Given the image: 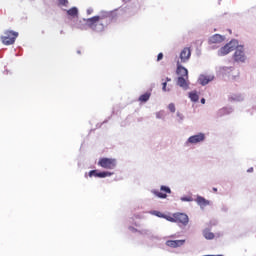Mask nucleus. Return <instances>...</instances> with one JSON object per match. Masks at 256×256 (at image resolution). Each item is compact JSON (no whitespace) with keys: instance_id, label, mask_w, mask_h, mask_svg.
Instances as JSON below:
<instances>
[{"instance_id":"1","label":"nucleus","mask_w":256,"mask_h":256,"mask_svg":"<svg viewBox=\"0 0 256 256\" xmlns=\"http://www.w3.org/2000/svg\"><path fill=\"white\" fill-rule=\"evenodd\" d=\"M108 24L109 21H107V18L101 16H94L86 21V25L97 33H101Z\"/></svg>"},{"instance_id":"2","label":"nucleus","mask_w":256,"mask_h":256,"mask_svg":"<svg viewBox=\"0 0 256 256\" xmlns=\"http://www.w3.org/2000/svg\"><path fill=\"white\" fill-rule=\"evenodd\" d=\"M19 37V33L13 30H6L4 35L1 36L3 45H13L16 39Z\"/></svg>"},{"instance_id":"3","label":"nucleus","mask_w":256,"mask_h":256,"mask_svg":"<svg viewBox=\"0 0 256 256\" xmlns=\"http://www.w3.org/2000/svg\"><path fill=\"white\" fill-rule=\"evenodd\" d=\"M98 166L102 169H115L117 167V159L115 158H100Z\"/></svg>"},{"instance_id":"4","label":"nucleus","mask_w":256,"mask_h":256,"mask_svg":"<svg viewBox=\"0 0 256 256\" xmlns=\"http://www.w3.org/2000/svg\"><path fill=\"white\" fill-rule=\"evenodd\" d=\"M235 49H237V45L235 44V42H229L228 44L219 49L218 55H220L221 57L229 55V53H231V51H235Z\"/></svg>"},{"instance_id":"5","label":"nucleus","mask_w":256,"mask_h":256,"mask_svg":"<svg viewBox=\"0 0 256 256\" xmlns=\"http://www.w3.org/2000/svg\"><path fill=\"white\" fill-rule=\"evenodd\" d=\"M179 59L180 60H178L177 63H180V64L187 63V61L191 59V48L189 47L183 48V50L180 52Z\"/></svg>"},{"instance_id":"6","label":"nucleus","mask_w":256,"mask_h":256,"mask_svg":"<svg viewBox=\"0 0 256 256\" xmlns=\"http://www.w3.org/2000/svg\"><path fill=\"white\" fill-rule=\"evenodd\" d=\"M234 61L237 63H244L245 61V50L243 49V46L237 47L235 53H234Z\"/></svg>"},{"instance_id":"7","label":"nucleus","mask_w":256,"mask_h":256,"mask_svg":"<svg viewBox=\"0 0 256 256\" xmlns=\"http://www.w3.org/2000/svg\"><path fill=\"white\" fill-rule=\"evenodd\" d=\"M175 223L186 226L189 224V216L185 213H175Z\"/></svg>"},{"instance_id":"8","label":"nucleus","mask_w":256,"mask_h":256,"mask_svg":"<svg viewBox=\"0 0 256 256\" xmlns=\"http://www.w3.org/2000/svg\"><path fill=\"white\" fill-rule=\"evenodd\" d=\"M160 191L153 190L152 193L156 195V197H159V199H167V193H171V188L167 186H161Z\"/></svg>"},{"instance_id":"9","label":"nucleus","mask_w":256,"mask_h":256,"mask_svg":"<svg viewBox=\"0 0 256 256\" xmlns=\"http://www.w3.org/2000/svg\"><path fill=\"white\" fill-rule=\"evenodd\" d=\"M176 73L179 77H186V79H189V70L183 67V64H181V62H177Z\"/></svg>"},{"instance_id":"10","label":"nucleus","mask_w":256,"mask_h":256,"mask_svg":"<svg viewBox=\"0 0 256 256\" xmlns=\"http://www.w3.org/2000/svg\"><path fill=\"white\" fill-rule=\"evenodd\" d=\"M89 177H99L100 179H105V177H111L112 172H98L97 170H91L89 172Z\"/></svg>"},{"instance_id":"11","label":"nucleus","mask_w":256,"mask_h":256,"mask_svg":"<svg viewBox=\"0 0 256 256\" xmlns=\"http://www.w3.org/2000/svg\"><path fill=\"white\" fill-rule=\"evenodd\" d=\"M205 141V134L203 133H199L197 135H194V136H190L188 138V143H192V144H197V143H201Z\"/></svg>"},{"instance_id":"12","label":"nucleus","mask_w":256,"mask_h":256,"mask_svg":"<svg viewBox=\"0 0 256 256\" xmlns=\"http://www.w3.org/2000/svg\"><path fill=\"white\" fill-rule=\"evenodd\" d=\"M225 41V37L220 34H214L212 37L209 38V44L215 45L217 43H223Z\"/></svg>"},{"instance_id":"13","label":"nucleus","mask_w":256,"mask_h":256,"mask_svg":"<svg viewBox=\"0 0 256 256\" xmlns=\"http://www.w3.org/2000/svg\"><path fill=\"white\" fill-rule=\"evenodd\" d=\"M177 85L182 89H189V78L178 76Z\"/></svg>"},{"instance_id":"14","label":"nucleus","mask_w":256,"mask_h":256,"mask_svg":"<svg viewBox=\"0 0 256 256\" xmlns=\"http://www.w3.org/2000/svg\"><path fill=\"white\" fill-rule=\"evenodd\" d=\"M167 247H172L173 249L185 245V240H168L166 241Z\"/></svg>"},{"instance_id":"15","label":"nucleus","mask_w":256,"mask_h":256,"mask_svg":"<svg viewBox=\"0 0 256 256\" xmlns=\"http://www.w3.org/2000/svg\"><path fill=\"white\" fill-rule=\"evenodd\" d=\"M196 203L202 208L207 207V205H210L209 200L205 199L203 196H197Z\"/></svg>"},{"instance_id":"16","label":"nucleus","mask_w":256,"mask_h":256,"mask_svg":"<svg viewBox=\"0 0 256 256\" xmlns=\"http://www.w3.org/2000/svg\"><path fill=\"white\" fill-rule=\"evenodd\" d=\"M212 79H213V77H211V76L200 75L199 83H200V85H207Z\"/></svg>"},{"instance_id":"17","label":"nucleus","mask_w":256,"mask_h":256,"mask_svg":"<svg viewBox=\"0 0 256 256\" xmlns=\"http://www.w3.org/2000/svg\"><path fill=\"white\" fill-rule=\"evenodd\" d=\"M150 98L151 92H146L139 97L138 101H140V103H147V101H149Z\"/></svg>"},{"instance_id":"18","label":"nucleus","mask_w":256,"mask_h":256,"mask_svg":"<svg viewBox=\"0 0 256 256\" xmlns=\"http://www.w3.org/2000/svg\"><path fill=\"white\" fill-rule=\"evenodd\" d=\"M203 236L205 237V239H215V234L207 229L203 231Z\"/></svg>"},{"instance_id":"19","label":"nucleus","mask_w":256,"mask_h":256,"mask_svg":"<svg viewBox=\"0 0 256 256\" xmlns=\"http://www.w3.org/2000/svg\"><path fill=\"white\" fill-rule=\"evenodd\" d=\"M189 98H190L191 101H193L194 103H197V101H199V95H198L197 92H195V91L189 93Z\"/></svg>"},{"instance_id":"20","label":"nucleus","mask_w":256,"mask_h":256,"mask_svg":"<svg viewBox=\"0 0 256 256\" xmlns=\"http://www.w3.org/2000/svg\"><path fill=\"white\" fill-rule=\"evenodd\" d=\"M68 15H70V17H77L79 10H77L76 7L71 8L67 11Z\"/></svg>"},{"instance_id":"21","label":"nucleus","mask_w":256,"mask_h":256,"mask_svg":"<svg viewBox=\"0 0 256 256\" xmlns=\"http://www.w3.org/2000/svg\"><path fill=\"white\" fill-rule=\"evenodd\" d=\"M164 219L166 221H170V223H175V214H173L172 216L165 215Z\"/></svg>"},{"instance_id":"22","label":"nucleus","mask_w":256,"mask_h":256,"mask_svg":"<svg viewBox=\"0 0 256 256\" xmlns=\"http://www.w3.org/2000/svg\"><path fill=\"white\" fill-rule=\"evenodd\" d=\"M168 109H169L170 113H175V111H176L175 104L174 103H170L168 105Z\"/></svg>"},{"instance_id":"23","label":"nucleus","mask_w":256,"mask_h":256,"mask_svg":"<svg viewBox=\"0 0 256 256\" xmlns=\"http://www.w3.org/2000/svg\"><path fill=\"white\" fill-rule=\"evenodd\" d=\"M162 91H167V82L162 83Z\"/></svg>"},{"instance_id":"24","label":"nucleus","mask_w":256,"mask_h":256,"mask_svg":"<svg viewBox=\"0 0 256 256\" xmlns=\"http://www.w3.org/2000/svg\"><path fill=\"white\" fill-rule=\"evenodd\" d=\"M163 59V53H159L157 56V61H161Z\"/></svg>"},{"instance_id":"25","label":"nucleus","mask_w":256,"mask_h":256,"mask_svg":"<svg viewBox=\"0 0 256 256\" xmlns=\"http://www.w3.org/2000/svg\"><path fill=\"white\" fill-rule=\"evenodd\" d=\"M59 3L61 5H67L68 1L67 0H59Z\"/></svg>"},{"instance_id":"26","label":"nucleus","mask_w":256,"mask_h":256,"mask_svg":"<svg viewBox=\"0 0 256 256\" xmlns=\"http://www.w3.org/2000/svg\"><path fill=\"white\" fill-rule=\"evenodd\" d=\"M234 99V101H243V97H241V96H238L237 98H233Z\"/></svg>"},{"instance_id":"27","label":"nucleus","mask_w":256,"mask_h":256,"mask_svg":"<svg viewBox=\"0 0 256 256\" xmlns=\"http://www.w3.org/2000/svg\"><path fill=\"white\" fill-rule=\"evenodd\" d=\"M157 217H163V218H165V215H163V213H161V212H157Z\"/></svg>"},{"instance_id":"28","label":"nucleus","mask_w":256,"mask_h":256,"mask_svg":"<svg viewBox=\"0 0 256 256\" xmlns=\"http://www.w3.org/2000/svg\"><path fill=\"white\" fill-rule=\"evenodd\" d=\"M182 201H191V198H187V197H184V198H181Z\"/></svg>"},{"instance_id":"29","label":"nucleus","mask_w":256,"mask_h":256,"mask_svg":"<svg viewBox=\"0 0 256 256\" xmlns=\"http://www.w3.org/2000/svg\"><path fill=\"white\" fill-rule=\"evenodd\" d=\"M202 105H205V98H202L201 100Z\"/></svg>"},{"instance_id":"30","label":"nucleus","mask_w":256,"mask_h":256,"mask_svg":"<svg viewBox=\"0 0 256 256\" xmlns=\"http://www.w3.org/2000/svg\"><path fill=\"white\" fill-rule=\"evenodd\" d=\"M247 171L248 173H253V168H249Z\"/></svg>"},{"instance_id":"31","label":"nucleus","mask_w":256,"mask_h":256,"mask_svg":"<svg viewBox=\"0 0 256 256\" xmlns=\"http://www.w3.org/2000/svg\"><path fill=\"white\" fill-rule=\"evenodd\" d=\"M214 193H217V188H213Z\"/></svg>"},{"instance_id":"32","label":"nucleus","mask_w":256,"mask_h":256,"mask_svg":"<svg viewBox=\"0 0 256 256\" xmlns=\"http://www.w3.org/2000/svg\"><path fill=\"white\" fill-rule=\"evenodd\" d=\"M166 81H171V78L167 77V78H166Z\"/></svg>"},{"instance_id":"33","label":"nucleus","mask_w":256,"mask_h":256,"mask_svg":"<svg viewBox=\"0 0 256 256\" xmlns=\"http://www.w3.org/2000/svg\"><path fill=\"white\" fill-rule=\"evenodd\" d=\"M77 54H78V55H81V51L78 50V51H77Z\"/></svg>"},{"instance_id":"34","label":"nucleus","mask_w":256,"mask_h":256,"mask_svg":"<svg viewBox=\"0 0 256 256\" xmlns=\"http://www.w3.org/2000/svg\"><path fill=\"white\" fill-rule=\"evenodd\" d=\"M88 13H91V11H90V10H88Z\"/></svg>"},{"instance_id":"35","label":"nucleus","mask_w":256,"mask_h":256,"mask_svg":"<svg viewBox=\"0 0 256 256\" xmlns=\"http://www.w3.org/2000/svg\"><path fill=\"white\" fill-rule=\"evenodd\" d=\"M88 13H91V11H90V10H88Z\"/></svg>"},{"instance_id":"36","label":"nucleus","mask_w":256,"mask_h":256,"mask_svg":"<svg viewBox=\"0 0 256 256\" xmlns=\"http://www.w3.org/2000/svg\"><path fill=\"white\" fill-rule=\"evenodd\" d=\"M88 13H91V11H90V10H88Z\"/></svg>"}]
</instances>
